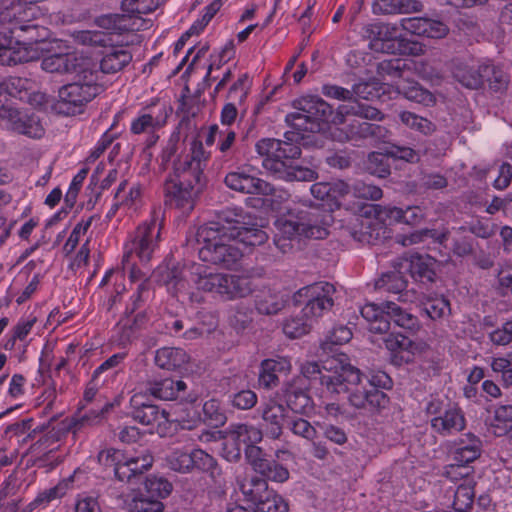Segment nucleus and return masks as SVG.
<instances>
[{"mask_svg": "<svg viewBox=\"0 0 512 512\" xmlns=\"http://www.w3.org/2000/svg\"><path fill=\"white\" fill-rule=\"evenodd\" d=\"M294 132H286L284 140L262 138L255 144L257 154L263 157L262 166L270 176L286 182H310L318 178V173L308 167L296 164L301 157V147L294 143Z\"/></svg>", "mask_w": 512, "mask_h": 512, "instance_id": "f257e3e1", "label": "nucleus"}, {"mask_svg": "<svg viewBox=\"0 0 512 512\" xmlns=\"http://www.w3.org/2000/svg\"><path fill=\"white\" fill-rule=\"evenodd\" d=\"M232 240L217 234V228H198L195 235L187 239V245L198 251L203 262L231 269L243 256V252Z\"/></svg>", "mask_w": 512, "mask_h": 512, "instance_id": "f03ea898", "label": "nucleus"}, {"mask_svg": "<svg viewBox=\"0 0 512 512\" xmlns=\"http://www.w3.org/2000/svg\"><path fill=\"white\" fill-rule=\"evenodd\" d=\"M191 276L198 290L216 293L225 300L245 298L257 288L248 275L207 273L206 268L200 264L192 266Z\"/></svg>", "mask_w": 512, "mask_h": 512, "instance_id": "7ed1b4c3", "label": "nucleus"}, {"mask_svg": "<svg viewBox=\"0 0 512 512\" xmlns=\"http://www.w3.org/2000/svg\"><path fill=\"white\" fill-rule=\"evenodd\" d=\"M397 32L396 25L375 21L365 24L360 33L368 41V47L375 52L414 56L424 52L421 44L399 37Z\"/></svg>", "mask_w": 512, "mask_h": 512, "instance_id": "20e7f679", "label": "nucleus"}, {"mask_svg": "<svg viewBox=\"0 0 512 512\" xmlns=\"http://www.w3.org/2000/svg\"><path fill=\"white\" fill-rule=\"evenodd\" d=\"M7 36H4L7 45L0 47L1 65L14 66L20 63L30 62L34 56L28 48L34 43L44 41L47 38V29L37 23L11 27L8 26Z\"/></svg>", "mask_w": 512, "mask_h": 512, "instance_id": "39448f33", "label": "nucleus"}, {"mask_svg": "<svg viewBox=\"0 0 512 512\" xmlns=\"http://www.w3.org/2000/svg\"><path fill=\"white\" fill-rule=\"evenodd\" d=\"M77 80L59 89L56 110L65 115H74L99 93L97 64L75 75Z\"/></svg>", "mask_w": 512, "mask_h": 512, "instance_id": "423d86ee", "label": "nucleus"}, {"mask_svg": "<svg viewBox=\"0 0 512 512\" xmlns=\"http://www.w3.org/2000/svg\"><path fill=\"white\" fill-rule=\"evenodd\" d=\"M301 373V378H303L304 383H306V380L313 383L318 382L331 394H333L334 391H339V389L344 390L341 381L352 384L358 381L356 371L350 368V363L346 362V356L344 354L327 360L323 366L314 361L305 362L301 366Z\"/></svg>", "mask_w": 512, "mask_h": 512, "instance_id": "0eeeda50", "label": "nucleus"}, {"mask_svg": "<svg viewBox=\"0 0 512 512\" xmlns=\"http://www.w3.org/2000/svg\"><path fill=\"white\" fill-rule=\"evenodd\" d=\"M75 40L83 45L101 46V59L97 64L98 73L115 74L123 70L131 61L132 53L125 45L112 44L111 37L101 31H78Z\"/></svg>", "mask_w": 512, "mask_h": 512, "instance_id": "6e6552de", "label": "nucleus"}, {"mask_svg": "<svg viewBox=\"0 0 512 512\" xmlns=\"http://www.w3.org/2000/svg\"><path fill=\"white\" fill-rule=\"evenodd\" d=\"M293 106L297 112L286 115V122L299 131L319 132L334 117L332 106L318 96L302 97Z\"/></svg>", "mask_w": 512, "mask_h": 512, "instance_id": "1a4fd4ad", "label": "nucleus"}, {"mask_svg": "<svg viewBox=\"0 0 512 512\" xmlns=\"http://www.w3.org/2000/svg\"><path fill=\"white\" fill-rule=\"evenodd\" d=\"M336 288L329 282H316L299 289L293 296L297 306H303L301 313L313 320L330 311L334 306Z\"/></svg>", "mask_w": 512, "mask_h": 512, "instance_id": "9d476101", "label": "nucleus"}, {"mask_svg": "<svg viewBox=\"0 0 512 512\" xmlns=\"http://www.w3.org/2000/svg\"><path fill=\"white\" fill-rule=\"evenodd\" d=\"M331 221L332 215L329 213L315 214L301 212L297 220H279L278 228L282 237L289 240L296 237L318 240L328 236V227Z\"/></svg>", "mask_w": 512, "mask_h": 512, "instance_id": "9b49d317", "label": "nucleus"}, {"mask_svg": "<svg viewBox=\"0 0 512 512\" xmlns=\"http://www.w3.org/2000/svg\"><path fill=\"white\" fill-rule=\"evenodd\" d=\"M350 368L356 371L358 381H355L353 384L341 381L344 390L339 389V391H334L333 394H347L348 402L352 407L368 413H377L385 409L389 403V398L386 393L375 387H368L366 384L363 385L360 370L351 364Z\"/></svg>", "mask_w": 512, "mask_h": 512, "instance_id": "f8f14e48", "label": "nucleus"}, {"mask_svg": "<svg viewBox=\"0 0 512 512\" xmlns=\"http://www.w3.org/2000/svg\"><path fill=\"white\" fill-rule=\"evenodd\" d=\"M204 186L205 184L191 183L185 179L169 178L164 183L165 203L183 213H190Z\"/></svg>", "mask_w": 512, "mask_h": 512, "instance_id": "ddd939ff", "label": "nucleus"}, {"mask_svg": "<svg viewBox=\"0 0 512 512\" xmlns=\"http://www.w3.org/2000/svg\"><path fill=\"white\" fill-rule=\"evenodd\" d=\"M0 121L7 129L32 138H39L43 134L38 117L10 106L0 108Z\"/></svg>", "mask_w": 512, "mask_h": 512, "instance_id": "4468645a", "label": "nucleus"}, {"mask_svg": "<svg viewBox=\"0 0 512 512\" xmlns=\"http://www.w3.org/2000/svg\"><path fill=\"white\" fill-rule=\"evenodd\" d=\"M161 223L152 218L138 226L135 236L131 242L130 251L134 252L140 261L148 262L158 247L160 239Z\"/></svg>", "mask_w": 512, "mask_h": 512, "instance_id": "2eb2a0df", "label": "nucleus"}, {"mask_svg": "<svg viewBox=\"0 0 512 512\" xmlns=\"http://www.w3.org/2000/svg\"><path fill=\"white\" fill-rule=\"evenodd\" d=\"M339 128V140L351 142L360 146L366 140H380L385 137L387 130L378 124L365 119L351 118Z\"/></svg>", "mask_w": 512, "mask_h": 512, "instance_id": "dca6fc26", "label": "nucleus"}, {"mask_svg": "<svg viewBox=\"0 0 512 512\" xmlns=\"http://www.w3.org/2000/svg\"><path fill=\"white\" fill-rule=\"evenodd\" d=\"M44 12L39 5L13 2L11 5L0 10V34L7 36L8 26L17 27L34 23Z\"/></svg>", "mask_w": 512, "mask_h": 512, "instance_id": "f3484780", "label": "nucleus"}, {"mask_svg": "<svg viewBox=\"0 0 512 512\" xmlns=\"http://www.w3.org/2000/svg\"><path fill=\"white\" fill-rule=\"evenodd\" d=\"M153 463L154 457L148 449L125 454L122 464L116 469V479L126 483H137L152 468Z\"/></svg>", "mask_w": 512, "mask_h": 512, "instance_id": "a211bd4d", "label": "nucleus"}, {"mask_svg": "<svg viewBox=\"0 0 512 512\" xmlns=\"http://www.w3.org/2000/svg\"><path fill=\"white\" fill-rule=\"evenodd\" d=\"M93 64L95 61L89 57L75 53H56L44 57L41 68L48 73L76 75Z\"/></svg>", "mask_w": 512, "mask_h": 512, "instance_id": "6ab92c4d", "label": "nucleus"}, {"mask_svg": "<svg viewBox=\"0 0 512 512\" xmlns=\"http://www.w3.org/2000/svg\"><path fill=\"white\" fill-rule=\"evenodd\" d=\"M385 348L389 352L390 363L394 366H402L412 363L414 355L418 351V345L401 333L387 332L380 334Z\"/></svg>", "mask_w": 512, "mask_h": 512, "instance_id": "aec40b11", "label": "nucleus"}, {"mask_svg": "<svg viewBox=\"0 0 512 512\" xmlns=\"http://www.w3.org/2000/svg\"><path fill=\"white\" fill-rule=\"evenodd\" d=\"M224 183L229 189L243 194L269 196L275 193L273 185L245 171L229 172L225 176Z\"/></svg>", "mask_w": 512, "mask_h": 512, "instance_id": "412c9836", "label": "nucleus"}, {"mask_svg": "<svg viewBox=\"0 0 512 512\" xmlns=\"http://www.w3.org/2000/svg\"><path fill=\"white\" fill-rule=\"evenodd\" d=\"M259 412L262 418L261 427L265 435L271 439H279L283 434V427L287 425V409L284 405L270 400L261 405Z\"/></svg>", "mask_w": 512, "mask_h": 512, "instance_id": "4be33fe9", "label": "nucleus"}, {"mask_svg": "<svg viewBox=\"0 0 512 512\" xmlns=\"http://www.w3.org/2000/svg\"><path fill=\"white\" fill-rule=\"evenodd\" d=\"M247 213L239 207H227L216 213V220L210 221L199 228H217V234L227 236L231 239L233 232L242 225H248L246 222Z\"/></svg>", "mask_w": 512, "mask_h": 512, "instance_id": "5701e85b", "label": "nucleus"}, {"mask_svg": "<svg viewBox=\"0 0 512 512\" xmlns=\"http://www.w3.org/2000/svg\"><path fill=\"white\" fill-rule=\"evenodd\" d=\"M351 118L379 121L383 118V114L377 108L352 97L350 100H346V103L338 106L332 122L345 124Z\"/></svg>", "mask_w": 512, "mask_h": 512, "instance_id": "b1692460", "label": "nucleus"}, {"mask_svg": "<svg viewBox=\"0 0 512 512\" xmlns=\"http://www.w3.org/2000/svg\"><path fill=\"white\" fill-rule=\"evenodd\" d=\"M466 420L461 408L455 403H446L441 416L431 419L432 429L442 435L447 436L464 430Z\"/></svg>", "mask_w": 512, "mask_h": 512, "instance_id": "393cba45", "label": "nucleus"}, {"mask_svg": "<svg viewBox=\"0 0 512 512\" xmlns=\"http://www.w3.org/2000/svg\"><path fill=\"white\" fill-rule=\"evenodd\" d=\"M95 23L98 27L111 31V33H122L124 31H139L147 29L150 20L138 16L132 19L129 15L123 14H105L97 17Z\"/></svg>", "mask_w": 512, "mask_h": 512, "instance_id": "a878e982", "label": "nucleus"}, {"mask_svg": "<svg viewBox=\"0 0 512 512\" xmlns=\"http://www.w3.org/2000/svg\"><path fill=\"white\" fill-rule=\"evenodd\" d=\"M143 396L134 395L131 398L132 418L142 425H161L168 421V413L160 410L158 406L142 401Z\"/></svg>", "mask_w": 512, "mask_h": 512, "instance_id": "bb28decb", "label": "nucleus"}, {"mask_svg": "<svg viewBox=\"0 0 512 512\" xmlns=\"http://www.w3.org/2000/svg\"><path fill=\"white\" fill-rule=\"evenodd\" d=\"M283 396L287 406L295 413H304L312 403L303 378H295L287 383L283 390Z\"/></svg>", "mask_w": 512, "mask_h": 512, "instance_id": "cd10ccee", "label": "nucleus"}, {"mask_svg": "<svg viewBox=\"0 0 512 512\" xmlns=\"http://www.w3.org/2000/svg\"><path fill=\"white\" fill-rule=\"evenodd\" d=\"M483 64L475 62L454 61L452 76L462 86L469 89H478L482 86Z\"/></svg>", "mask_w": 512, "mask_h": 512, "instance_id": "c85d7f7f", "label": "nucleus"}, {"mask_svg": "<svg viewBox=\"0 0 512 512\" xmlns=\"http://www.w3.org/2000/svg\"><path fill=\"white\" fill-rule=\"evenodd\" d=\"M411 277L423 284L433 283L436 278L437 261L429 255H414L406 262Z\"/></svg>", "mask_w": 512, "mask_h": 512, "instance_id": "c756f323", "label": "nucleus"}, {"mask_svg": "<svg viewBox=\"0 0 512 512\" xmlns=\"http://www.w3.org/2000/svg\"><path fill=\"white\" fill-rule=\"evenodd\" d=\"M361 316L367 322V329L373 334H387L390 330V321L387 320L385 302L380 306L369 303L360 310Z\"/></svg>", "mask_w": 512, "mask_h": 512, "instance_id": "7c9ffc66", "label": "nucleus"}, {"mask_svg": "<svg viewBox=\"0 0 512 512\" xmlns=\"http://www.w3.org/2000/svg\"><path fill=\"white\" fill-rule=\"evenodd\" d=\"M238 486L244 500L251 502L254 507L267 495H271L272 491V489H269L266 480L257 475L245 476L243 479L238 480Z\"/></svg>", "mask_w": 512, "mask_h": 512, "instance_id": "2f4dec72", "label": "nucleus"}, {"mask_svg": "<svg viewBox=\"0 0 512 512\" xmlns=\"http://www.w3.org/2000/svg\"><path fill=\"white\" fill-rule=\"evenodd\" d=\"M423 5L418 0H374L372 11L375 15H395L420 12Z\"/></svg>", "mask_w": 512, "mask_h": 512, "instance_id": "473e14b6", "label": "nucleus"}, {"mask_svg": "<svg viewBox=\"0 0 512 512\" xmlns=\"http://www.w3.org/2000/svg\"><path fill=\"white\" fill-rule=\"evenodd\" d=\"M185 389L186 383L184 381L165 378L149 382L146 392L159 400L170 401L177 399L180 392H183Z\"/></svg>", "mask_w": 512, "mask_h": 512, "instance_id": "72a5a7b5", "label": "nucleus"}, {"mask_svg": "<svg viewBox=\"0 0 512 512\" xmlns=\"http://www.w3.org/2000/svg\"><path fill=\"white\" fill-rule=\"evenodd\" d=\"M282 455L291 456V453L287 450H277L275 452L276 459L268 458L255 473L261 475V478L265 479L267 483L268 481L276 483L286 482L290 477V473L286 466L278 462Z\"/></svg>", "mask_w": 512, "mask_h": 512, "instance_id": "f704fd0d", "label": "nucleus"}, {"mask_svg": "<svg viewBox=\"0 0 512 512\" xmlns=\"http://www.w3.org/2000/svg\"><path fill=\"white\" fill-rule=\"evenodd\" d=\"M290 361L286 358L265 359L261 363L259 382L266 388L275 387L278 383L277 373L289 371Z\"/></svg>", "mask_w": 512, "mask_h": 512, "instance_id": "c9c22d12", "label": "nucleus"}, {"mask_svg": "<svg viewBox=\"0 0 512 512\" xmlns=\"http://www.w3.org/2000/svg\"><path fill=\"white\" fill-rule=\"evenodd\" d=\"M230 386L228 390L229 404L238 410H249L257 404V394L250 389H238L236 386L237 377L233 376L227 379Z\"/></svg>", "mask_w": 512, "mask_h": 512, "instance_id": "e433bc0d", "label": "nucleus"}, {"mask_svg": "<svg viewBox=\"0 0 512 512\" xmlns=\"http://www.w3.org/2000/svg\"><path fill=\"white\" fill-rule=\"evenodd\" d=\"M155 364L165 370H176L188 362V355L181 348L163 347L156 351Z\"/></svg>", "mask_w": 512, "mask_h": 512, "instance_id": "4c0bfd02", "label": "nucleus"}, {"mask_svg": "<svg viewBox=\"0 0 512 512\" xmlns=\"http://www.w3.org/2000/svg\"><path fill=\"white\" fill-rule=\"evenodd\" d=\"M255 306L260 314L274 315L284 308L285 300L279 292L265 288L256 295Z\"/></svg>", "mask_w": 512, "mask_h": 512, "instance_id": "58836bf2", "label": "nucleus"}, {"mask_svg": "<svg viewBox=\"0 0 512 512\" xmlns=\"http://www.w3.org/2000/svg\"><path fill=\"white\" fill-rule=\"evenodd\" d=\"M387 320L395 326L409 331H416L419 328L418 318L400 305L392 301H385Z\"/></svg>", "mask_w": 512, "mask_h": 512, "instance_id": "ea45409f", "label": "nucleus"}, {"mask_svg": "<svg viewBox=\"0 0 512 512\" xmlns=\"http://www.w3.org/2000/svg\"><path fill=\"white\" fill-rule=\"evenodd\" d=\"M467 444L462 440L453 452V460L459 466H464L476 460L481 455L482 442L473 434L467 435Z\"/></svg>", "mask_w": 512, "mask_h": 512, "instance_id": "a19ab883", "label": "nucleus"}, {"mask_svg": "<svg viewBox=\"0 0 512 512\" xmlns=\"http://www.w3.org/2000/svg\"><path fill=\"white\" fill-rule=\"evenodd\" d=\"M174 178L185 179L191 183L206 184L203 167L199 166V171H197L195 162L191 161L187 155L179 158L174 163Z\"/></svg>", "mask_w": 512, "mask_h": 512, "instance_id": "79ce46f5", "label": "nucleus"}, {"mask_svg": "<svg viewBox=\"0 0 512 512\" xmlns=\"http://www.w3.org/2000/svg\"><path fill=\"white\" fill-rule=\"evenodd\" d=\"M398 92L410 101L430 106L435 103L434 95L414 81H402L397 86Z\"/></svg>", "mask_w": 512, "mask_h": 512, "instance_id": "37998d69", "label": "nucleus"}, {"mask_svg": "<svg viewBox=\"0 0 512 512\" xmlns=\"http://www.w3.org/2000/svg\"><path fill=\"white\" fill-rule=\"evenodd\" d=\"M200 420L212 428L222 427L227 421V416L220 401L214 398L205 401Z\"/></svg>", "mask_w": 512, "mask_h": 512, "instance_id": "c03bdc74", "label": "nucleus"}, {"mask_svg": "<svg viewBox=\"0 0 512 512\" xmlns=\"http://www.w3.org/2000/svg\"><path fill=\"white\" fill-rule=\"evenodd\" d=\"M407 280L403 273L394 269L383 273L375 282L377 290H383L394 294L403 292L407 287Z\"/></svg>", "mask_w": 512, "mask_h": 512, "instance_id": "a18cd8bd", "label": "nucleus"}, {"mask_svg": "<svg viewBox=\"0 0 512 512\" xmlns=\"http://www.w3.org/2000/svg\"><path fill=\"white\" fill-rule=\"evenodd\" d=\"M474 486L472 480H465L458 485L454 493L453 512H470L475 497Z\"/></svg>", "mask_w": 512, "mask_h": 512, "instance_id": "49530a36", "label": "nucleus"}, {"mask_svg": "<svg viewBox=\"0 0 512 512\" xmlns=\"http://www.w3.org/2000/svg\"><path fill=\"white\" fill-rule=\"evenodd\" d=\"M130 512H163L164 504L159 499L141 490L128 502Z\"/></svg>", "mask_w": 512, "mask_h": 512, "instance_id": "de8ad7c7", "label": "nucleus"}, {"mask_svg": "<svg viewBox=\"0 0 512 512\" xmlns=\"http://www.w3.org/2000/svg\"><path fill=\"white\" fill-rule=\"evenodd\" d=\"M112 404L106 403L99 410H90L82 416H74L68 424V430L76 434L81 428L99 423L104 415L112 408Z\"/></svg>", "mask_w": 512, "mask_h": 512, "instance_id": "09e8293b", "label": "nucleus"}, {"mask_svg": "<svg viewBox=\"0 0 512 512\" xmlns=\"http://www.w3.org/2000/svg\"><path fill=\"white\" fill-rule=\"evenodd\" d=\"M233 233L231 239L238 240L246 246H260L268 240V234L256 225H242Z\"/></svg>", "mask_w": 512, "mask_h": 512, "instance_id": "8fccbe9b", "label": "nucleus"}, {"mask_svg": "<svg viewBox=\"0 0 512 512\" xmlns=\"http://www.w3.org/2000/svg\"><path fill=\"white\" fill-rule=\"evenodd\" d=\"M365 169L371 175L385 178L391 173L390 155L371 152L365 162Z\"/></svg>", "mask_w": 512, "mask_h": 512, "instance_id": "3c124183", "label": "nucleus"}, {"mask_svg": "<svg viewBox=\"0 0 512 512\" xmlns=\"http://www.w3.org/2000/svg\"><path fill=\"white\" fill-rule=\"evenodd\" d=\"M352 338L351 330L344 325L335 326L330 330L325 339L321 342L320 348L325 353H333L334 346L343 345L349 342Z\"/></svg>", "mask_w": 512, "mask_h": 512, "instance_id": "603ef678", "label": "nucleus"}, {"mask_svg": "<svg viewBox=\"0 0 512 512\" xmlns=\"http://www.w3.org/2000/svg\"><path fill=\"white\" fill-rule=\"evenodd\" d=\"M191 471L196 469L215 476L219 473L217 461L213 456L202 449H193L191 451Z\"/></svg>", "mask_w": 512, "mask_h": 512, "instance_id": "864d4df0", "label": "nucleus"}, {"mask_svg": "<svg viewBox=\"0 0 512 512\" xmlns=\"http://www.w3.org/2000/svg\"><path fill=\"white\" fill-rule=\"evenodd\" d=\"M313 319L301 316L291 317L283 324V332L289 338H300L310 332L313 325Z\"/></svg>", "mask_w": 512, "mask_h": 512, "instance_id": "5fc2aeb1", "label": "nucleus"}, {"mask_svg": "<svg viewBox=\"0 0 512 512\" xmlns=\"http://www.w3.org/2000/svg\"><path fill=\"white\" fill-rule=\"evenodd\" d=\"M172 490V483L162 476L152 475L145 478L143 491L160 501L161 499L168 497Z\"/></svg>", "mask_w": 512, "mask_h": 512, "instance_id": "6e6d98bb", "label": "nucleus"}, {"mask_svg": "<svg viewBox=\"0 0 512 512\" xmlns=\"http://www.w3.org/2000/svg\"><path fill=\"white\" fill-rule=\"evenodd\" d=\"M482 71V85L487 82L490 89L495 92L506 88L509 81L508 76L501 69L493 64L484 63Z\"/></svg>", "mask_w": 512, "mask_h": 512, "instance_id": "4d7b16f0", "label": "nucleus"}, {"mask_svg": "<svg viewBox=\"0 0 512 512\" xmlns=\"http://www.w3.org/2000/svg\"><path fill=\"white\" fill-rule=\"evenodd\" d=\"M159 5V0H122L121 8L133 20L142 15L151 13Z\"/></svg>", "mask_w": 512, "mask_h": 512, "instance_id": "13d9d810", "label": "nucleus"}, {"mask_svg": "<svg viewBox=\"0 0 512 512\" xmlns=\"http://www.w3.org/2000/svg\"><path fill=\"white\" fill-rule=\"evenodd\" d=\"M447 233H440L435 229H421L410 233L409 235H402L398 242L403 246H409L424 242L426 239L431 238L435 242L443 243L447 240Z\"/></svg>", "mask_w": 512, "mask_h": 512, "instance_id": "bf43d9fd", "label": "nucleus"}, {"mask_svg": "<svg viewBox=\"0 0 512 512\" xmlns=\"http://www.w3.org/2000/svg\"><path fill=\"white\" fill-rule=\"evenodd\" d=\"M286 426L294 435L302 437L307 441H313L317 437L316 428L308 420L300 416H289Z\"/></svg>", "mask_w": 512, "mask_h": 512, "instance_id": "052dcab7", "label": "nucleus"}, {"mask_svg": "<svg viewBox=\"0 0 512 512\" xmlns=\"http://www.w3.org/2000/svg\"><path fill=\"white\" fill-rule=\"evenodd\" d=\"M231 434L235 443L236 441H239L247 446V444L256 445V443L262 440L265 433L262 427L257 428L247 424H240L231 432Z\"/></svg>", "mask_w": 512, "mask_h": 512, "instance_id": "680f3d73", "label": "nucleus"}, {"mask_svg": "<svg viewBox=\"0 0 512 512\" xmlns=\"http://www.w3.org/2000/svg\"><path fill=\"white\" fill-rule=\"evenodd\" d=\"M399 117L403 124H405L411 129L419 131L424 135H430L436 130V126L434 123L415 113L403 111L399 114Z\"/></svg>", "mask_w": 512, "mask_h": 512, "instance_id": "e2e57ef3", "label": "nucleus"}, {"mask_svg": "<svg viewBox=\"0 0 512 512\" xmlns=\"http://www.w3.org/2000/svg\"><path fill=\"white\" fill-rule=\"evenodd\" d=\"M423 306L427 315L433 320L443 318L451 313L450 302L443 296L429 297Z\"/></svg>", "mask_w": 512, "mask_h": 512, "instance_id": "0e129e2a", "label": "nucleus"}, {"mask_svg": "<svg viewBox=\"0 0 512 512\" xmlns=\"http://www.w3.org/2000/svg\"><path fill=\"white\" fill-rule=\"evenodd\" d=\"M73 476L61 480L56 486L46 489L39 493L34 500V504L41 505L47 504L51 501L63 497L71 488Z\"/></svg>", "mask_w": 512, "mask_h": 512, "instance_id": "69168bd1", "label": "nucleus"}, {"mask_svg": "<svg viewBox=\"0 0 512 512\" xmlns=\"http://www.w3.org/2000/svg\"><path fill=\"white\" fill-rule=\"evenodd\" d=\"M167 465L170 469L179 473L191 472V452L180 449L173 450L166 457Z\"/></svg>", "mask_w": 512, "mask_h": 512, "instance_id": "338daca9", "label": "nucleus"}, {"mask_svg": "<svg viewBox=\"0 0 512 512\" xmlns=\"http://www.w3.org/2000/svg\"><path fill=\"white\" fill-rule=\"evenodd\" d=\"M287 502L273 490L254 507V512H288Z\"/></svg>", "mask_w": 512, "mask_h": 512, "instance_id": "774afa93", "label": "nucleus"}]
</instances>
